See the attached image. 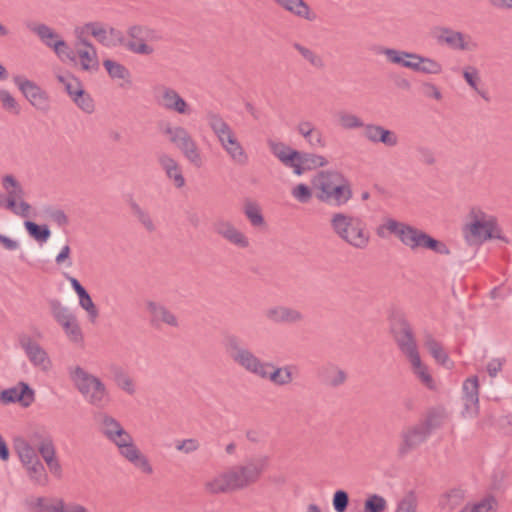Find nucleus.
I'll use <instances>...</instances> for the list:
<instances>
[{
  "mask_svg": "<svg viewBox=\"0 0 512 512\" xmlns=\"http://www.w3.org/2000/svg\"><path fill=\"white\" fill-rule=\"evenodd\" d=\"M204 491L209 495H221L233 493L228 469L208 478L203 484Z\"/></svg>",
  "mask_w": 512,
  "mask_h": 512,
  "instance_id": "obj_26",
  "label": "nucleus"
},
{
  "mask_svg": "<svg viewBox=\"0 0 512 512\" xmlns=\"http://www.w3.org/2000/svg\"><path fill=\"white\" fill-rule=\"evenodd\" d=\"M27 28L37 35L45 46L51 49L53 48V42L61 39V37L50 26L44 23L27 24Z\"/></svg>",
  "mask_w": 512,
  "mask_h": 512,
  "instance_id": "obj_38",
  "label": "nucleus"
},
{
  "mask_svg": "<svg viewBox=\"0 0 512 512\" xmlns=\"http://www.w3.org/2000/svg\"><path fill=\"white\" fill-rule=\"evenodd\" d=\"M291 195L300 203H308L312 199V190L306 184L300 183L291 190Z\"/></svg>",
  "mask_w": 512,
  "mask_h": 512,
  "instance_id": "obj_61",
  "label": "nucleus"
},
{
  "mask_svg": "<svg viewBox=\"0 0 512 512\" xmlns=\"http://www.w3.org/2000/svg\"><path fill=\"white\" fill-rule=\"evenodd\" d=\"M24 226L28 234L40 243H45L51 236V231L47 225H38L32 221H25Z\"/></svg>",
  "mask_w": 512,
  "mask_h": 512,
  "instance_id": "obj_47",
  "label": "nucleus"
},
{
  "mask_svg": "<svg viewBox=\"0 0 512 512\" xmlns=\"http://www.w3.org/2000/svg\"><path fill=\"white\" fill-rule=\"evenodd\" d=\"M85 29L87 30V33L91 34L102 45H113L108 38V35H110V29L107 30L104 24L100 22H89L85 24Z\"/></svg>",
  "mask_w": 512,
  "mask_h": 512,
  "instance_id": "obj_45",
  "label": "nucleus"
},
{
  "mask_svg": "<svg viewBox=\"0 0 512 512\" xmlns=\"http://www.w3.org/2000/svg\"><path fill=\"white\" fill-rule=\"evenodd\" d=\"M1 185L6 192L5 208H13L14 201L24 198V188L12 174H6L1 178Z\"/></svg>",
  "mask_w": 512,
  "mask_h": 512,
  "instance_id": "obj_31",
  "label": "nucleus"
},
{
  "mask_svg": "<svg viewBox=\"0 0 512 512\" xmlns=\"http://www.w3.org/2000/svg\"><path fill=\"white\" fill-rule=\"evenodd\" d=\"M205 118L229 159L238 166H246L249 163V155L238 139L234 129L219 113L209 111L206 113Z\"/></svg>",
  "mask_w": 512,
  "mask_h": 512,
  "instance_id": "obj_4",
  "label": "nucleus"
},
{
  "mask_svg": "<svg viewBox=\"0 0 512 512\" xmlns=\"http://www.w3.org/2000/svg\"><path fill=\"white\" fill-rule=\"evenodd\" d=\"M95 419L100 433L117 447L120 456L142 473L147 475L153 473L148 457L141 452L132 435L115 417L107 412H99Z\"/></svg>",
  "mask_w": 512,
  "mask_h": 512,
  "instance_id": "obj_1",
  "label": "nucleus"
},
{
  "mask_svg": "<svg viewBox=\"0 0 512 512\" xmlns=\"http://www.w3.org/2000/svg\"><path fill=\"white\" fill-rule=\"evenodd\" d=\"M244 214L254 227H261L265 224L264 217L258 204L247 202L244 205Z\"/></svg>",
  "mask_w": 512,
  "mask_h": 512,
  "instance_id": "obj_52",
  "label": "nucleus"
},
{
  "mask_svg": "<svg viewBox=\"0 0 512 512\" xmlns=\"http://www.w3.org/2000/svg\"><path fill=\"white\" fill-rule=\"evenodd\" d=\"M68 374L74 387L91 406L104 408L110 403L108 388L98 376L79 365L69 367Z\"/></svg>",
  "mask_w": 512,
  "mask_h": 512,
  "instance_id": "obj_6",
  "label": "nucleus"
},
{
  "mask_svg": "<svg viewBox=\"0 0 512 512\" xmlns=\"http://www.w3.org/2000/svg\"><path fill=\"white\" fill-rule=\"evenodd\" d=\"M268 463L267 456H258L250 458L242 464L229 467L228 472L234 492L257 483L268 467Z\"/></svg>",
  "mask_w": 512,
  "mask_h": 512,
  "instance_id": "obj_11",
  "label": "nucleus"
},
{
  "mask_svg": "<svg viewBox=\"0 0 512 512\" xmlns=\"http://www.w3.org/2000/svg\"><path fill=\"white\" fill-rule=\"evenodd\" d=\"M103 66L106 69L108 75L112 79H128L130 77L129 70L121 63L106 59L103 61Z\"/></svg>",
  "mask_w": 512,
  "mask_h": 512,
  "instance_id": "obj_50",
  "label": "nucleus"
},
{
  "mask_svg": "<svg viewBox=\"0 0 512 512\" xmlns=\"http://www.w3.org/2000/svg\"><path fill=\"white\" fill-rule=\"evenodd\" d=\"M76 106L84 113L92 114L95 111V103L91 95L85 89L79 90L72 99Z\"/></svg>",
  "mask_w": 512,
  "mask_h": 512,
  "instance_id": "obj_53",
  "label": "nucleus"
},
{
  "mask_svg": "<svg viewBox=\"0 0 512 512\" xmlns=\"http://www.w3.org/2000/svg\"><path fill=\"white\" fill-rule=\"evenodd\" d=\"M78 298L80 307L87 312L89 320L94 323L99 316V311L91 296L86 292Z\"/></svg>",
  "mask_w": 512,
  "mask_h": 512,
  "instance_id": "obj_56",
  "label": "nucleus"
},
{
  "mask_svg": "<svg viewBox=\"0 0 512 512\" xmlns=\"http://www.w3.org/2000/svg\"><path fill=\"white\" fill-rule=\"evenodd\" d=\"M31 482L38 486H46L49 481L45 466L40 459L22 465Z\"/></svg>",
  "mask_w": 512,
  "mask_h": 512,
  "instance_id": "obj_37",
  "label": "nucleus"
},
{
  "mask_svg": "<svg viewBox=\"0 0 512 512\" xmlns=\"http://www.w3.org/2000/svg\"><path fill=\"white\" fill-rule=\"evenodd\" d=\"M76 54L80 59V65L84 71H93L98 69L99 61L97 51L94 46L78 48V50H76Z\"/></svg>",
  "mask_w": 512,
  "mask_h": 512,
  "instance_id": "obj_40",
  "label": "nucleus"
},
{
  "mask_svg": "<svg viewBox=\"0 0 512 512\" xmlns=\"http://www.w3.org/2000/svg\"><path fill=\"white\" fill-rule=\"evenodd\" d=\"M25 439L37 448L49 471L55 476H61L62 466L56 456V447L52 435L45 429L40 428L31 431Z\"/></svg>",
  "mask_w": 512,
  "mask_h": 512,
  "instance_id": "obj_12",
  "label": "nucleus"
},
{
  "mask_svg": "<svg viewBox=\"0 0 512 512\" xmlns=\"http://www.w3.org/2000/svg\"><path fill=\"white\" fill-rule=\"evenodd\" d=\"M130 207L134 216L148 232L152 233L156 230V226L148 211L141 208L136 202H132Z\"/></svg>",
  "mask_w": 512,
  "mask_h": 512,
  "instance_id": "obj_51",
  "label": "nucleus"
},
{
  "mask_svg": "<svg viewBox=\"0 0 512 512\" xmlns=\"http://www.w3.org/2000/svg\"><path fill=\"white\" fill-rule=\"evenodd\" d=\"M377 53L384 55L388 62L400 65L413 71L416 53L386 47H379Z\"/></svg>",
  "mask_w": 512,
  "mask_h": 512,
  "instance_id": "obj_30",
  "label": "nucleus"
},
{
  "mask_svg": "<svg viewBox=\"0 0 512 512\" xmlns=\"http://www.w3.org/2000/svg\"><path fill=\"white\" fill-rule=\"evenodd\" d=\"M53 51L59 57L60 60H70L75 61L76 55L73 50L68 46V44L61 38L56 42H53Z\"/></svg>",
  "mask_w": 512,
  "mask_h": 512,
  "instance_id": "obj_57",
  "label": "nucleus"
},
{
  "mask_svg": "<svg viewBox=\"0 0 512 512\" xmlns=\"http://www.w3.org/2000/svg\"><path fill=\"white\" fill-rule=\"evenodd\" d=\"M157 161L166 177L173 182L176 188L180 189L185 186L186 181L182 168L176 159L167 153H161L157 156Z\"/></svg>",
  "mask_w": 512,
  "mask_h": 512,
  "instance_id": "obj_25",
  "label": "nucleus"
},
{
  "mask_svg": "<svg viewBox=\"0 0 512 512\" xmlns=\"http://www.w3.org/2000/svg\"><path fill=\"white\" fill-rule=\"evenodd\" d=\"M18 342L34 367H38L43 371H48L51 368L52 363L48 353L31 336L21 334L18 337Z\"/></svg>",
  "mask_w": 512,
  "mask_h": 512,
  "instance_id": "obj_18",
  "label": "nucleus"
},
{
  "mask_svg": "<svg viewBox=\"0 0 512 512\" xmlns=\"http://www.w3.org/2000/svg\"><path fill=\"white\" fill-rule=\"evenodd\" d=\"M150 321L154 326L166 324L171 327H178L176 315L160 303L150 301L146 305Z\"/></svg>",
  "mask_w": 512,
  "mask_h": 512,
  "instance_id": "obj_27",
  "label": "nucleus"
},
{
  "mask_svg": "<svg viewBox=\"0 0 512 512\" xmlns=\"http://www.w3.org/2000/svg\"><path fill=\"white\" fill-rule=\"evenodd\" d=\"M265 316L275 324H297L304 320V315L298 309L283 305L267 309Z\"/></svg>",
  "mask_w": 512,
  "mask_h": 512,
  "instance_id": "obj_24",
  "label": "nucleus"
},
{
  "mask_svg": "<svg viewBox=\"0 0 512 512\" xmlns=\"http://www.w3.org/2000/svg\"><path fill=\"white\" fill-rule=\"evenodd\" d=\"M14 450L22 465L40 459L37 448L23 437H18L14 440Z\"/></svg>",
  "mask_w": 512,
  "mask_h": 512,
  "instance_id": "obj_33",
  "label": "nucleus"
},
{
  "mask_svg": "<svg viewBox=\"0 0 512 512\" xmlns=\"http://www.w3.org/2000/svg\"><path fill=\"white\" fill-rule=\"evenodd\" d=\"M386 508V500L380 495L373 494L366 499L363 512H383Z\"/></svg>",
  "mask_w": 512,
  "mask_h": 512,
  "instance_id": "obj_58",
  "label": "nucleus"
},
{
  "mask_svg": "<svg viewBox=\"0 0 512 512\" xmlns=\"http://www.w3.org/2000/svg\"><path fill=\"white\" fill-rule=\"evenodd\" d=\"M461 500L462 492L460 490H452L444 496L442 500V505L449 509H453L454 507L460 504Z\"/></svg>",
  "mask_w": 512,
  "mask_h": 512,
  "instance_id": "obj_64",
  "label": "nucleus"
},
{
  "mask_svg": "<svg viewBox=\"0 0 512 512\" xmlns=\"http://www.w3.org/2000/svg\"><path fill=\"white\" fill-rule=\"evenodd\" d=\"M15 84L21 90L25 98L37 110L47 111L49 108V98L45 91H43L34 82L20 76L14 78Z\"/></svg>",
  "mask_w": 512,
  "mask_h": 512,
  "instance_id": "obj_19",
  "label": "nucleus"
},
{
  "mask_svg": "<svg viewBox=\"0 0 512 512\" xmlns=\"http://www.w3.org/2000/svg\"><path fill=\"white\" fill-rule=\"evenodd\" d=\"M175 448L179 452L190 454L197 451L200 448V443L195 438H188L176 441Z\"/></svg>",
  "mask_w": 512,
  "mask_h": 512,
  "instance_id": "obj_63",
  "label": "nucleus"
},
{
  "mask_svg": "<svg viewBox=\"0 0 512 512\" xmlns=\"http://www.w3.org/2000/svg\"><path fill=\"white\" fill-rule=\"evenodd\" d=\"M413 71L423 73V74L438 75V74L442 73L443 67L435 59L425 57V56H422V55L416 53Z\"/></svg>",
  "mask_w": 512,
  "mask_h": 512,
  "instance_id": "obj_39",
  "label": "nucleus"
},
{
  "mask_svg": "<svg viewBox=\"0 0 512 512\" xmlns=\"http://www.w3.org/2000/svg\"><path fill=\"white\" fill-rule=\"evenodd\" d=\"M448 419V413L443 407L431 408L424 419L420 420L419 423L428 430L431 435L432 431L441 428Z\"/></svg>",
  "mask_w": 512,
  "mask_h": 512,
  "instance_id": "obj_35",
  "label": "nucleus"
},
{
  "mask_svg": "<svg viewBox=\"0 0 512 512\" xmlns=\"http://www.w3.org/2000/svg\"><path fill=\"white\" fill-rule=\"evenodd\" d=\"M0 104L1 107L12 114L18 115L20 113V106L13 95L6 89H0Z\"/></svg>",
  "mask_w": 512,
  "mask_h": 512,
  "instance_id": "obj_55",
  "label": "nucleus"
},
{
  "mask_svg": "<svg viewBox=\"0 0 512 512\" xmlns=\"http://www.w3.org/2000/svg\"><path fill=\"white\" fill-rule=\"evenodd\" d=\"M417 497L413 492L406 494L398 503L395 512H416Z\"/></svg>",
  "mask_w": 512,
  "mask_h": 512,
  "instance_id": "obj_60",
  "label": "nucleus"
},
{
  "mask_svg": "<svg viewBox=\"0 0 512 512\" xmlns=\"http://www.w3.org/2000/svg\"><path fill=\"white\" fill-rule=\"evenodd\" d=\"M408 361L410 362L413 374L421 382V384L429 390H435V380L433 379L428 366L421 361L420 355L414 356Z\"/></svg>",
  "mask_w": 512,
  "mask_h": 512,
  "instance_id": "obj_32",
  "label": "nucleus"
},
{
  "mask_svg": "<svg viewBox=\"0 0 512 512\" xmlns=\"http://www.w3.org/2000/svg\"><path fill=\"white\" fill-rule=\"evenodd\" d=\"M333 233L344 243L358 250L366 249L371 240L367 223L353 214L334 213L330 219Z\"/></svg>",
  "mask_w": 512,
  "mask_h": 512,
  "instance_id": "obj_3",
  "label": "nucleus"
},
{
  "mask_svg": "<svg viewBox=\"0 0 512 512\" xmlns=\"http://www.w3.org/2000/svg\"><path fill=\"white\" fill-rule=\"evenodd\" d=\"M462 404L461 415L464 418H475L479 414V380L477 376L467 378L462 385Z\"/></svg>",
  "mask_w": 512,
  "mask_h": 512,
  "instance_id": "obj_17",
  "label": "nucleus"
},
{
  "mask_svg": "<svg viewBox=\"0 0 512 512\" xmlns=\"http://www.w3.org/2000/svg\"><path fill=\"white\" fill-rule=\"evenodd\" d=\"M467 218L469 221L463 226V234L468 244H481L490 239L508 243L496 216L487 214L479 206H472Z\"/></svg>",
  "mask_w": 512,
  "mask_h": 512,
  "instance_id": "obj_2",
  "label": "nucleus"
},
{
  "mask_svg": "<svg viewBox=\"0 0 512 512\" xmlns=\"http://www.w3.org/2000/svg\"><path fill=\"white\" fill-rule=\"evenodd\" d=\"M159 131L193 167L201 168L203 166L204 157L198 143L185 127L170 122H162L159 124Z\"/></svg>",
  "mask_w": 512,
  "mask_h": 512,
  "instance_id": "obj_9",
  "label": "nucleus"
},
{
  "mask_svg": "<svg viewBox=\"0 0 512 512\" xmlns=\"http://www.w3.org/2000/svg\"><path fill=\"white\" fill-rule=\"evenodd\" d=\"M28 508L33 512H59V500L50 504L44 497H37L27 502Z\"/></svg>",
  "mask_w": 512,
  "mask_h": 512,
  "instance_id": "obj_54",
  "label": "nucleus"
},
{
  "mask_svg": "<svg viewBox=\"0 0 512 512\" xmlns=\"http://www.w3.org/2000/svg\"><path fill=\"white\" fill-rule=\"evenodd\" d=\"M421 248L432 250L435 253H438L441 255H449L450 254V250L444 242L434 239L427 233L425 234Z\"/></svg>",
  "mask_w": 512,
  "mask_h": 512,
  "instance_id": "obj_59",
  "label": "nucleus"
},
{
  "mask_svg": "<svg viewBox=\"0 0 512 512\" xmlns=\"http://www.w3.org/2000/svg\"><path fill=\"white\" fill-rule=\"evenodd\" d=\"M293 370L295 367L292 365L277 367L272 363V367L265 368L260 379L269 380L277 386H286L293 381Z\"/></svg>",
  "mask_w": 512,
  "mask_h": 512,
  "instance_id": "obj_28",
  "label": "nucleus"
},
{
  "mask_svg": "<svg viewBox=\"0 0 512 512\" xmlns=\"http://www.w3.org/2000/svg\"><path fill=\"white\" fill-rule=\"evenodd\" d=\"M293 48L301 55V57L307 61L312 67L316 69L324 68L323 58L317 54L314 50L300 44L294 43Z\"/></svg>",
  "mask_w": 512,
  "mask_h": 512,
  "instance_id": "obj_44",
  "label": "nucleus"
},
{
  "mask_svg": "<svg viewBox=\"0 0 512 512\" xmlns=\"http://www.w3.org/2000/svg\"><path fill=\"white\" fill-rule=\"evenodd\" d=\"M128 39L124 37L121 31L110 27V35L117 39L118 43L128 51L137 55H151L154 48L147 44L148 41L157 40V33L144 25H132L128 27Z\"/></svg>",
  "mask_w": 512,
  "mask_h": 512,
  "instance_id": "obj_10",
  "label": "nucleus"
},
{
  "mask_svg": "<svg viewBox=\"0 0 512 512\" xmlns=\"http://www.w3.org/2000/svg\"><path fill=\"white\" fill-rule=\"evenodd\" d=\"M116 386L126 394L132 396L136 393V385L133 378L119 365L110 368Z\"/></svg>",
  "mask_w": 512,
  "mask_h": 512,
  "instance_id": "obj_36",
  "label": "nucleus"
},
{
  "mask_svg": "<svg viewBox=\"0 0 512 512\" xmlns=\"http://www.w3.org/2000/svg\"><path fill=\"white\" fill-rule=\"evenodd\" d=\"M424 346L429 351L431 356L441 365H446L449 362V356L443 349L441 343L437 341L432 335L428 334L424 339Z\"/></svg>",
  "mask_w": 512,
  "mask_h": 512,
  "instance_id": "obj_42",
  "label": "nucleus"
},
{
  "mask_svg": "<svg viewBox=\"0 0 512 512\" xmlns=\"http://www.w3.org/2000/svg\"><path fill=\"white\" fill-rule=\"evenodd\" d=\"M439 34L436 36L439 43L447 45L449 48L458 51H470L477 47L472 41L470 35H466L460 31L453 30L449 27H440Z\"/></svg>",
  "mask_w": 512,
  "mask_h": 512,
  "instance_id": "obj_20",
  "label": "nucleus"
},
{
  "mask_svg": "<svg viewBox=\"0 0 512 512\" xmlns=\"http://www.w3.org/2000/svg\"><path fill=\"white\" fill-rule=\"evenodd\" d=\"M35 401V392L28 383L20 381L16 386L0 392V402L3 405L20 403L22 407H29Z\"/></svg>",
  "mask_w": 512,
  "mask_h": 512,
  "instance_id": "obj_21",
  "label": "nucleus"
},
{
  "mask_svg": "<svg viewBox=\"0 0 512 512\" xmlns=\"http://www.w3.org/2000/svg\"><path fill=\"white\" fill-rule=\"evenodd\" d=\"M384 230H387L390 234H394L399 238L401 243L411 250H416L422 247V243L425 237V232L406 224L399 222L395 219L389 218L385 223L377 228V235L381 238H385L386 234Z\"/></svg>",
  "mask_w": 512,
  "mask_h": 512,
  "instance_id": "obj_13",
  "label": "nucleus"
},
{
  "mask_svg": "<svg viewBox=\"0 0 512 512\" xmlns=\"http://www.w3.org/2000/svg\"><path fill=\"white\" fill-rule=\"evenodd\" d=\"M268 145L271 153L298 176L328 164L326 158L321 155L295 150L283 142L269 141Z\"/></svg>",
  "mask_w": 512,
  "mask_h": 512,
  "instance_id": "obj_7",
  "label": "nucleus"
},
{
  "mask_svg": "<svg viewBox=\"0 0 512 512\" xmlns=\"http://www.w3.org/2000/svg\"><path fill=\"white\" fill-rule=\"evenodd\" d=\"M333 508L336 512H345L349 504V495L344 490H337L332 499Z\"/></svg>",
  "mask_w": 512,
  "mask_h": 512,
  "instance_id": "obj_62",
  "label": "nucleus"
},
{
  "mask_svg": "<svg viewBox=\"0 0 512 512\" xmlns=\"http://www.w3.org/2000/svg\"><path fill=\"white\" fill-rule=\"evenodd\" d=\"M60 326L69 341L73 343H81L83 341V333L76 316L73 317V320L65 321Z\"/></svg>",
  "mask_w": 512,
  "mask_h": 512,
  "instance_id": "obj_49",
  "label": "nucleus"
},
{
  "mask_svg": "<svg viewBox=\"0 0 512 512\" xmlns=\"http://www.w3.org/2000/svg\"><path fill=\"white\" fill-rule=\"evenodd\" d=\"M298 133L312 147H324L325 141L322 132L310 121H301L297 126Z\"/></svg>",
  "mask_w": 512,
  "mask_h": 512,
  "instance_id": "obj_34",
  "label": "nucleus"
},
{
  "mask_svg": "<svg viewBox=\"0 0 512 512\" xmlns=\"http://www.w3.org/2000/svg\"><path fill=\"white\" fill-rule=\"evenodd\" d=\"M429 437L430 434L428 430H426L419 421L404 427L400 433V442L398 445L399 455L405 456L416 450L425 443Z\"/></svg>",
  "mask_w": 512,
  "mask_h": 512,
  "instance_id": "obj_15",
  "label": "nucleus"
},
{
  "mask_svg": "<svg viewBox=\"0 0 512 512\" xmlns=\"http://www.w3.org/2000/svg\"><path fill=\"white\" fill-rule=\"evenodd\" d=\"M279 7L292 15L305 19L307 21H314L317 18L315 12L311 10L309 5L304 0H273Z\"/></svg>",
  "mask_w": 512,
  "mask_h": 512,
  "instance_id": "obj_29",
  "label": "nucleus"
},
{
  "mask_svg": "<svg viewBox=\"0 0 512 512\" xmlns=\"http://www.w3.org/2000/svg\"><path fill=\"white\" fill-rule=\"evenodd\" d=\"M392 333L398 348L408 360L419 355L413 330L405 319L401 318L395 322Z\"/></svg>",
  "mask_w": 512,
  "mask_h": 512,
  "instance_id": "obj_16",
  "label": "nucleus"
},
{
  "mask_svg": "<svg viewBox=\"0 0 512 512\" xmlns=\"http://www.w3.org/2000/svg\"><path fill=\"white\" fill-rule=\"evenodd\" d=\"M57 80L64 86L71 100L77 95L79 90L84 89L81 81L70 73L57 75Z\"/></svg>",
  "mask_w": 512,
  "mask_h": 512,
  "instance_id": "obj_48",
  "label": "nucleus"
},
{
  "mask_svg": "<svg viewBox=\"0 0 512 512\" xmlns=\"http://www.w3.org/2000/svg\"><path fill=\"white\" fill-rule=\"evenodd\" d=\"M222 344L233 363L251 375L261 378L265 368L272 367V362L261 359L235 334L225 335Z\"/></svg>",
  "mask_w": 512,
  "mask_h": 512,
  "instance_id": "obj_8",
  "label": "nucleus"
},
{
  "mask_svg": "<svg viewBox=\"0 0 512 512\" xmlns=\"http://www.w3.org/2000/svg\"><path fill=\"white\" fill-rule=\"evenodd\" d=\"M153 99L158 107L170 113L190 116L193 112L191 105L181 94L166 84H158L153 87Z\"/></svg>",
  "mask_w": 512,
  "mask_h": 512,
  "instance_id": "obj_14",
  "label": "nucleus"
},
{
  "mask_svg": "<svg viewBox=\"0 0 512 512\" xmlns=\"http://www.w3.org/2000/svg\"><path fill=\"white\" fill-rule=\"evenodd\" d=\"M338 120L339 125L345 130H354L359 128L364 130L367 124L364 123L358 115L347 111H340L338 113Z\"/></svg>",
  "mask_w": 512,
  "mask_h": 512,
  "instance_id": "obj_46",
  "label": "nucleus"
},
{
  "mask_svg": "<svg viewBox=\"0 0 512 512\" xmlns=\"http://www.w3.org/2000/svg\"><path fill=\"white\" fill-rule=\"evenodd\" d=\"M346 378V373L336 366L326 367L322 373L323 382L331 387L342 385L346 381Z\"/></svg>",
  "mask_w": 512,
  "mask_h": 512,
  "instance_id": "obj_43",
  "label": "nucleus"
},
{
  "mask_svg": "<svg viewBox=\"0 0 512 512\" xmlns=\"http://www.w3.org/2000/svg\"><path fill=\"white\" fill-rule=\"evenodd\" d=\"M48 306L53 319L58 325L65 321L73 320L75 314L66 306L62 304L59 299L53 298L48 300Z\"/></svg>",
  "mask_w": 512,
  "mask_h": 512,
  "instance_id": "obj_41",
  "label": "nucleus"
},
{
  "mask_svg": "<svg viewBox=\"0 0 512 512\" xmlns=\"http://www.w3.org/2000/svg\"><path fill=\"white\" fill-rule=\"evenodd\" d=\"M213 229L215 233L238 248L244 249L249 246V240L247 236L228 220H217L213 224Z\"/></svg>",
  "mask_w": 512,
  "mask_h": 512,
  "instance_id": "obj_23",
  "label": "nucleus"
},
{
  "mask_svg": "<svg viewBox=\"0 0 512 512\" xmlns=\"http://www.w3.org/2000/svg\"><path fill=\"white\" fill-rule=\"evenodd\" d=\"M362 135L370 143L383 144L389 148L399 144V137L395 131L375 123H367Z\"/></svg>",
  "mask_w": 512,
  "mask_h": 512,
  "instance_id": "obj_22",
  "label": "nucleus"
},
{
  "mask_svg": "<svg viewBox=\"0 0 512 512\" xmlns=\"http://www.w3.org/2000/svg\"><path fill=\"white\" fill-rule=\"evenodd\" d=\"M312 184L318 191V200L330 205L342 206L352 197L349 182L337 171L319 172L313 178Z\"/></svg>",
  "mask_w": 512,
  "mask_h": 512,
  "instance_id": "obj_5",
  "label": "nucleus"
}]
</instances>
